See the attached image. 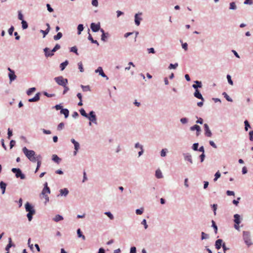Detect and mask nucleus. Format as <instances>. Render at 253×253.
Here are the masks:
<instances>
[{
  "mask_svg": "<svg viewBox=\"0 0 253 253\" xmlns=\"http://www.w3.org/2000/svg\"><path fill=\"white\" fill-rule=\"evenodd\" d=\"M14 30V28L13 26H11V27L8 29V34L10 35H12V34H13V31Z\"/></svg>",
  "mask_w": 253,
  "mask_h": 253,
  "instance_id": "obj_61",
  "label": "nucleus"
},
{
  "mask_svg": "<svg viewBox=\"0 0 253 253\" xmlns=\"http://www.w3.org/2000/svg\"><path fill=\"white\" fill-rule=\"evenodd\" d=\"M144 211V208H141L140 209L136 210L135 213L137 215H141L143 213Z\"/></svg>",
  "mask_w": 253,
  "mask_h": 253,
  "instance_id": "obj_38",
  "label": "nucleus"
},
{
  "mask_svg": "<svg viewBox=\"0 0 253 253\" xmlns=\"http://www.w3.org/2000/svg\"><path fill=\"white\" fill-rule=\"evenodd\" d=\"M234 221L235 223L237 224H240L241 222V216L238 214H235L234 215Z\"/></svg>",
  "mask_w": 253,
  "mask_h": 253,
  "instance_id": "obj_17",
  "label": "nucleus"
},
{
  "mask_svg": "<svg viewBox=\"0 0 253 253\" xmlns=\"http://www.w3.org/2000/svg\"><path fill=\"white\" fill-rule=\"evenodd\" d=\"M227 79L228 83L230 85H232L233 84V82L231 79V77L230 75H227Z\"/></svg>",
  "mask_w": 253,
  "mask_h": 253,
  "instance_id": "obj_55",
  "label": "nucleus"
},
{
  "mask_svg": "<svg viewBox=\"0 0 253 253\" xmlns=\"http://www.w3.org/2000/svg\"><path fill=\"white\" fill-rule=\"evenodd\" d=\"M78 237L79 238H82L83 240H85V236L82 234V232L80 229H78L77 231Z\"/></svg>",
  "mask_w": 253,
  "mask_h": 253,
  "instance_id": "obj_30",
  "label": "nucleus"
},
{
  "mask_svg": "<svg viewBox=\"0 0 253 253\" xmlns=\"http://www.w3.org/2000/svg\"><path fill=\"white\" fill-rule=\"evenodd\" d=\"M78 65L79 69L80 72H83L84 71V68H83L82 62H79L78 63Z\"/></svg>",
  "mask_w": 253,
  "mask_h": 253,
  "instance_id": "obj_51",
  "label": "nucleus"
},
{
  "mask_svg": "<svg viewBox=\"0 0 253 253\" xmlns=\"http://www.w3.org/2000/svg\"><path fill=\"white\" fill-rule=\"evenodd\" d=\"M198 146H199V143H195L193 144V145L192 146V148L194 151H198Z\"/></svg>",
  "mask_w": 253,
  "mask_h": 253,
  "instance_id": "obj_52",
  "label": "nucleus"
},
{
  "mask_svg": "<svg viewBox=\"0 0 253 253\" xmlns=\"http://www.w3.org/2000/svg\"><path fill=\"white\" fill-rule=\"evenodd\" d=\"M237 9V6L234 2L230 3L229 9L230 10H236Z\"/></svg>",
  "mask_w": 253,
  "mask_h": 253,
  "instance_id": "obj_35",
  "label": "nucleus"
},
{
  "mask_svg": "<svg viewBox=\"0 0 253 253\" xmlns=\"http://www.w3.org/2000/svg\"><path fill=\"white\" fill-rule=\"evenodd\" d=\"M49 30L48 29H46L45 30L43 31L42 30H40V32L42 33V34H43V37L44 38L45 37V36L48 34V33H49Z\"/></svg>",
  "mask_w": 253,
  "mask_h": 253,
  "instance_id": "obj_56",
  "label": "nucleus"
},
{
  "mask_svg": "<svg viewBox=\"0 0 253 253\" xmlns=\"http://www.w3.org/2000/svg\"><path fill=\"white\" fill-rule=\"evenodd\" d=\"M243 239L245 243L248 247L253 245V242L251 238V233L249 231H244L243 232Z\"/></svg>",
  "mask_w": 253,
  "mask_h": 253,
  "instance_id": "obj_3",
  "label": "nucleus"
},
{
  "mask_svg": "<svg viewBox=\"0 0 253 253\" xmlns=\"http://www.w3.org/2000/svg\"><path fill=\"white\" fill-rule=\"evenodd\" d=\"M205 135L208 137H211L212 136V133L209 128L207 124H205L204 125Z\"/></svg>",
  "mask_w": 253,
  "mask_h": 253,
  "instance_id": "obj_8",
  "label": "nucleus"
},
{
  "mask_svg": "<svg viewBox=\"0 0 253 253\" xmlns=\"http://www.w3.org/2000/svg\"><path fill=\"white\" fill-rule=\"evenodd\" d=\"M88 40L91 41L92 43H95L97 45H99V43L96 40H94L90 34H89Z\"/></svg>",
  "mask_w": 253,
  "mask_h": 253,
  "instance_id": "obj_33",
  "label": "nucleus"
},
{
  "mask_svg": "<svg viewBox=\"0 0 253 253\" xmlns=\"http://www.w3.org/2000/svg\"><path fill=\"white\" fill-rule=\"evenodd\" d=\"M196 84L192 85V87L196 90H198V88H201L202 86V83L200 81H195Z\"/></svg>",
  "mask_w": 253,
  "mask_h": 253,
  "instance_id": "obj_20",
  "label": "nucleus"
},
{
  "mask_svg": "<svg viewBox=\"0 0 253 253\" xmlns=\"http://www.w3.org/2000/svg\"><path fill=\"white\" fill-rule=\"evenodd\" d=\"M64 126V124L63 123H60L57 126V129L59 130H60L63 128Z\"/></svg>",
  "mask_w": 253,
  "mask_h": 253,
  "instance_id": "obj_59",
  "label": "nucleus"
},
{
  "mask_svg": "<svg viewBox=\"0 0 253 253\" xmlns=\"http://www.w3.org/2000/svg\"><path fill=\"white\" fill-rule=\"evenodd\" d=\"M194 96L198 99H201L203 101H204V99L199 90H195L194 93Z\"/></svg>",
  "mask_w": 253,
  "mask_h": 253,
  "instance_id": "obj_19",
  "label": "nucleus"
},
{
  "mask_svg": "<svg viewBox=\"0 0 253 253\" xmlns=\"http://www.w3.org/2000/svg\"><path fill=\"white\" fill-rule=\"evenodd\" d=\"M222 95L224 96V97L226 98V99L228 101H229V102L233 101V100L232 99V98H230L225 92H223Z\"/></svg>",
  "mask_w": 253,
  "mask_h": 253,
  "instance_id": "obj_45",
  "label": "nucleus"
},
{
  "mask_svg": "<svg viewBox=\"0 0 253 253\" xmlns=\"http://www.w3.org/2000/svg\"><path fill=\"white\" fill-rule=\"evenodd\" d=\"M22 151L27 158L32 162H36L38 159V156L33 150L28 149L26 147L22 149Z\"/></svg>",
  "mask_w": 253,
  "mask_h": 253,
  "instance_id": "obj_1",
  "label": "nucleus"
},
{
  "mask_svg": "<svg viewBox=\"0 0 253 253\" xmlns=\"http://www.w3.org/2000/svg\"><path fill=\"white\" fill-rule=\"evenodd\" d=\"M60 45L58 44H56L55 45V46H54V47L52 49V50H51V52L53 53V52H55L56 50L60 49Z\"/></svg>",
  "mask_w": 253,
  "mask_h": 253,
  "instance_id": "obj_54",
  "label": "nucleus"
},
{
  "mask_svg": "<svg viewBox=\"0 0 253 253\" xmlns=\"http://www.w3.org/2000/svg\"><path fill=\"white\" fill-rule=\"evenodd\" d=\"M130 253H136V249L135 247H132L130 248Z\"/></svg>",
  "mask_w": 253,
  "mask_h": 253,
  "instance_id": "obj_64",
  "label": "nucleus"
},
{
  "mask_svg": "<svg viewBox=\"0 0 253 253\" xmlns=\"http://www.w3.org/2000/svg\"><path fill=\"white\" fill-rule=\"evenodd\" d=\"M221 174L219 170H218L214 174V178L213 181L215 182L220 177Z\"/></svg>",
  "mask_w": 253,
  "mask_h": 253,
  "instance_id": "obj_42",
  "label": "nucleus"
},
{
  "mask_svg": "<svg viewBox=\"0 0 253 253\" xmlns=\"http://www.w3.org/2000/svg\"><path fill=\"white\" fill-rule=\"evenodd\" d=\"M69 62L67 60H66L64 62L62 63L60 65V68L61 71H63L65 69L66 67L68 65Z\"/></svg>",
  "mask_w": 253,
  "mask_h": 253,
  "instance_id": "obj_28",
  "label": "nucleus"
},
{
  "mask_svg": "<svg viewBox=\"0 0 253 253\" xmlns=\"http://www.w3.org/2000/svg\"><path fill=\"white\" fill-rule=\"evenodd\" d=\"M141 15L142 13H137L135 14L134 22L135 24L137 26H139L140 25V21L142 20V18L139 16V15L141 16Z\"/></svg>",
  "mask_w": 253,
  "mask_h": 253,
  "instance_id": "obj_12",
  "label": "nucleus"
},
{
  "mask_svg": "<svg viewBox=\"0 0 253 253\" xmlns=\"http://www.w3.org/2000/svg\"><path fill=\"white\" fill-rule=\"evenodd\" d=\"M209 235L208 234L205 233L204 232H202L201 233V240H205L209 239Z\"/></svg>",
  "mask_w": 253,
  "mask_h": 253,
  "instance_id": "obj_36",
  "label": "nucleus"
},
{
  "mask_svg": "<svg viewBox=\"0 0 253 253\" xmlns=\"http://www.w3.org/2000/svg\"><path fill=\"white\" fill-rule=\"evenodd\" d=\"M184 159L185 161L188 162L190 164H193V161L192 160V155L189 153H183Z\"/></svg>",
  "mask_w": 253,
  "mask_h": 253,
  "instance_id": "obj_7",
  "label": "nucleus"
},
{
  "mask_svg": "<svg viewBox=\"0 0 253 253\" xmlns=\"http://www.w3.org/2000/svg\"><path fill=\"white\" fill-rule=\"evenodd\" d=\"M104 214L106 215L110 219L113 220L114 218V215L110 211H106L104 212Z\"/></svg>",
  "mask_w": 253,
  "mask_h": 253,
  "instance_id": "obj_39",
  "label": "nucleus"
},
{
  "mask_svg": "<svg viewBox=\"0 0 253 253\" xmlns=\"http://www.w3.org/2000/svg\"><path fill=\"white\" fill-rule=\"evenodd\" d=\"M80 112L81 115H82L83 117L85 118H87L88 117V114L85 112L84 109L82 108L80 110Z\"/></svg>",
  "mask_w": 253,
  "mask_h": 253,
  "instance_id": "obj_37",
  "label": "nucleus"
},
{
  "mask_svg": "<svg viewBox=\"0 0 253 253\" xmlns=\"http://www.w3.org/2000/svg\"><path fill=\"white\" fill-rule=\"evenodd\" d=\"M63 87H64V90L63 92V94H65L69 91V88L67 86V85L63 86Z\"/></svg>",
  "mask_w": 253,
  "mask_h": 253,
  "instance_id": "obj_63",
  "label": "nucleus"
},
{
  "mask_svg": "<svg viewBox=\"0 0 253 253\" xmlns=\"http://www.w3.org/2000/svg\"><path fill=\"white\" fill-rule=\"evenodd\" d=\"M180 121L182 124H186L188 123V119L186 118H182L180 119Z\"/></svg>",
  "mask_w": 253,
  "mask_h": 253,
  "instance_id": "obj_53",
  "label": "nucleus"
},
{
  "mask_svg": "<svg viewBox=\"0 0 253 253\" xmlns=\"http://www.w3.org/2000/svg\"><path fill=\"white\" fill-rule=\"evenodd\" d=\"M90 28L93 32H97L100 30V23L95 24L94 23H92L90 25Z\"/></svg>",
  "mask_w": 253,
  "mask_h": 253,
  "instance_id": "obj_9",
  "label": "nucleus"
},
{
  "mask_svg": "<svg viewBox=\"0 0 253 253\" xmlns=\"http://www.w3.org/2000/svg\"><path fill=\"white\" fill-rule=\"evenodd\" d=\"M78 34L79 35L81 34V32H82L84 30V26L83 24H79L78 26Z\"/></svg>",
  "mask_w": 253,
  "mask_h": 253,
  "instance_id": "obj_44",
  "label": "nucleus"
},
{
  "mask_svg": "<svg viewBox=\"0 0 253 253\" xmlns=\"http://www.w3.org/2000/svg\"><path fill=\"white\" fill-rule=\"evenodd\" d=\"M54 80L58 85L62 86L67 85L68 84V80L64 79L62 76L55 77Z\"/></svg>",
  "mask_w": 253,
  "mask_h": 253,
  "instance_id": "obj_5",
  "label": "nucleus"
},
{
  "mask_svg": "<svg viewBox=\"0 0 253 253\" xmlns=\"http://www.w3.org/2000/svg\"><path fill=\"white\" fill-rule=\"evenodd\" d=\"M96 73H99V74L103 78H105L107 80L109 79L108 77L105 74L102 69V68L99 67L97 69L95 70Z\"/></svg>",
  "mask_w": 253,
  "mask_h": 253,
  "instance_id": "obj_10",
  "label": "nucleus"
},
{
  "mask_svg": "<svg viewBox=\"0 0 253 253\" xmlns=\"http://www.w3.org/2000/svg\"><path fill=\"white\" fill-rule=\"evenodd\" d=\"M41 160H42V157L41 155H39L38 156V159L36 161L37 162V168H36V169L35 170V172H37L38 171L40 167H41V165L42 164Z\"/></svg>",
  "mask_w": 253,
  "mask_h": 253,
  "instance_id": "obj_21",
  "label": "nucleus"
},
{
  "mask_svg": "<svg viewBox=\"0 0 253 253\" xmlns=\"http://www.w3.org/2000/svg\"><path fill=\"white\" fill-rule=\"evenodd\" d=\"M25 210L28 213L27 217L29 221H31L33 218V215L36 213V211L34 208V207L29 202H27L25 205Z\"/></svg>",
  "mask_w": 253,
  "mask_h": 253,
  "instance_id": "obj_2",
  "label": "nucleus"
},
{
  "mask_svg": "<svg viewBox=\"0 0 253 253\" xmlns=\"http://www.w3.org/2000/svg\"><path fill=\"white\" fill-rule=\"evenodd\" d=\"M36 88L35 87H32V88H29L27 91V94L28 95H30L32 92H34L35 90H36Z\"/></svg>",
  "mask_w": 253,
  "mask_h": 253,
  "instance_id": "obj_49",
  "label": "nucleus"
},
{
  "mask_svg": "<svg viewBox=\"0 0 253 253\" xmlns=\"http://www.w3.org/2000/svg\"><path fill=\"white\" fill-rule=\"evenodd\" d=\"M211 222H212V227L214 229V232H215V233H217V226L216 225L215 222L213 220H212Z\"/></svg>",
  "mask_w": 253,
  "mask_h": 253,
  "instance_id": "obj_50",
  "label": "nucleus"
},
{
  "mask_svg": "<svg viewBox=\"0 0 253 253\" xmlns=\"http://www.w3.org/2000/svg\"><path fill=\"white\" fill-rule=\"evenodd\" d=\"M40 93L38 92L35 95V96L33 98L29 99L28 100V101L30 102H37L40 100Z\"/></svg>",
  "mask_w": 253,
  "mask_h": 253,
  "instance_id": "obj_16",
  "label": "nucleus"
},
{
  "mask_svg": "<svg viewBox=\"0 0 253 253\" xmlns=\"http://www.w3.org/2000/svg\"><path fill=\"white\" fill-rule=\"evenodd\" d=\"M7 135V138L10 139L11 136L12 135V131L10 128L8 129Z\"/></svg>",
  "mask_w": 253,
  "mask_h": 253,
  "instance_id": "obj_58",
  "label": "nucleus"
},
{
  "mask_svg": "<svg viewBox=\"0 0 253 253\" xmlns=\"http://www.w3.org/2000/svg\"><path fill=\"white\" fill-rule=\"evenodd\" d=\"M70 52H72L75 53L76 55H78L79 53L78 52V48L76 46H73L70 48Z\"/></svg>",
  "mask_w": 253,
  "mask_h": 253,
  "instance_id": "obj_40",
  "label": "nucleus"
},
{
  "mask_svg": "<svg viewBox=\"0 0 253 253\" xmlns=\"http://www.w3.org/2000/svg\"><path fill=\"white\" fill-rule=\"evenodd\" d=\"M86 118L88 119L89 121V126L91 125L92 123L95 125L97 124V117L95 115V113L93 111H91L89 112V114H88V117Z\"/></svg>",
  "mask_w": 253,
  "mask_h": 253,
  "instance_id": "obj_4",
  "label": "nucleus"
},
{
  "mask_svg": "<svg viewBox=\"0 0 253 253\" xmlns=\"http://www.w3.org/2000/svg\"><path fill=\"white\" fill-rule=\"evenodd\" d=\"M62 37V34L61 32H59L57 34L54 36L53 39L54 40L57 41L60 39Z\"/></svg>",
  "mask_w": 253,
  "mask_h": 253,
  "instance_id": "obj_41",
  "label": "nucleus"
},
{
  "mask_svg": "<svg viewBox=\"0 0 253 253\" xmlns=\"http://www.w3.org/2000/svg\"><path fill=\"white\" fill-rule=\"evenodd\" d=\"M63 219V216L59 214L56 215L53 219V220L55 222H58L59 221L62 220Z\"/></svg>",
  "mask_w": 253,
  "mask_h": 253,
  "instance_id": "obj_29",
  "label": "nucleus"
},
{
  "mask_svg": "<svg viewBox=\"0 0 253 253\" xmlns=\"http://www.w3.org/2000/svg\"><path fill=\"white\" fill-rule=\"evenodd\" d=\"M8 70L10 71V73L8 75L9 80L11 82H12L16 79V76L15 75L14 72L11 70L10 68H8Z\"/></svg>",
  "mask_w": 253,
  "mask_h": 253,
  "instance_id": "obj_15",
  "label": "nucleus"
},
{
  "mask_svg": "<svg viewBox=\"0 0 253 253\" xmlns=\"http://www.w3.org/2000/svg\"><path fill=\"white\" fill-rule=\"evenodd\" d=\"M225 243L223 242L222 239H218L215 241V247L217 250H219L223 246Z\"/></svg>",
  "mask_w": 253,
  "mask_h": 253,
  "instance_id": "obj_13",
  "label": "nucleus"
},
{
  "mask_svg": "<svg viewBox=\"0 0 253 253\" xmlns=\"http://www.w3.org/2000/svg\"><path fill=\"white\" fill-rule=\"evenodd\" d=\"M81 86L83 91L86 92V91H90V87H89V85H81Z\"/></svg>",
  "mask_w": 253,
  "mask_h": 253,
  "instance_id": "obj_43",
  "label": "nucleus"
},
{
  "mask_svg": "<svg viewBox=\"0 0 253 253\" xmlns=\"http://www.w3.org/2000/svg\"><path fill=\"white\" fill-rule=\"evenodd\" d=\"M43 50L46 57L52 56L53 55V52H51V50L47 47L45 48Z\"/></svg>",
  "mask_w": 253,
  "mask_h": 253,
  "instance_id": "obj_22",
  "label": "nucleus"
},
{
  "mask_svg": "<svg viewBox=\"0 0 253 253\" xmlns=\"http://www.w3.org/2000/svg\"><path fill=\"white\" fill-rule=\"evenodd\" d=\"M11 171L15 174V176L17 178L20 177L21 179H24L25 178V175L22 173L20 169L13 168Z\"/></svg>",
  "mask_w": 253,
  "mask_h": 253,
  "instance_id": "obj_6",
  "label": "nucleus"
},
{
  "mask_svg": "<svg viewBox=\"0 0 253 253\" xmlns=\"http://www.w3.org/2000/svg\"><path fill=\"white\" fill-rule=\"evenodd\" d=\"M21 24H22V27L23 29H26L28 28V23L24 20H22V21L21 22Z\"/></svg>",
  "mask_w": 253,
  "mask_h": 253,
  "instance_id": "obj_46",
  "label": "nucleus"
},
{
  "mask_svg": "<svg viewBox=\"0 0 253 253\" xmlns=\"http://www.w3.org/2000/svg\"><path fill=\"white\" fill-rule=\"evenodd\" d=\"M109 36V34L108 33H106L105 34H102L101 40L104 42H106Z\"/></svg>",
  "mask_w": 253,
  "mask_h": 253,
  "instance_id": "obj_31",
  "label": "nucleus"
},
{
  "mask_svg": "<svg viewBox=\"0 0 253 253\" xmlns=\"http://www.w3.org/2000/svg\"><path fill=\"white\" fill-rule=\"evenodd\" d=\"M244 124L245 126V129L246 131H247L248 130V127H250V125L249 124V122L247 120H246L244 122Z\"/></svg>",
  "mask_w": 253,
  "mask_h": 253,
  "instance_id": "obj_57",
  "label": "nucleus"
},
{
  "mask_svg": "<svg viewBox=\"0 0 253 253\" xmlns=\"http://www.w3.org/2000/svg\"><path fill=\"white\" fill-rule=\"evenodd\" d=\"M168 152V150L167 148L163 149L160 152V155L162 157H164L166 156L167 153Z\"/></svg>",
  "mask_w": 253,
  "mask_h": 253,
  "instance_id": "obj_32",
  "label": "nucleus"
},
{
  "mask_svg": "<svg viewBox=\"0 0 253 253\" xmlns=\"http://www.w3.org/2000/svg\"><path fill=\"white\" fill-rule=\"evenodd\" d=\"M52 161H53L54 162L57 163V164H59L60 161H61V159L59 158L57 155H55V154H54L52 155Z\"/></svg>",
  "mask_w": 253,
  "mask_h": 253,
  "instance_id": "obj_25",
  "label": "nucleus"
},
{
  "mask_svg": "<svg viewBox=\"0 0 253 253\" xmlns=\"http://www.w3.org/2000/svg\"><path fill=\"white\" fill-rule=\"evenodd\" d=\"M178 64L177 63H176L174 64L171 63L169 64L168 68L169 69H175L178 67Z\"/></svg>",
  "mask_w": 253,
  "mask_h": 253,
  "instance_id": "obj_47",
  "label": "nucleus"
},
{
  "mask_svg": "<svg viewBox=\"0 0 253 253\" xmlns=\"http://www.w3.org/2000/svg\"><path fill=\"white\" fill-rule=\"evenodd\" d=\"M190 129L191 131L196 130L197 136L199 135V134L201 132V131L200 126L197 125H195L193 126L190 127Z\"/></svg>",
  "mask_w": 253,
  "mask_h": 253,
  "instance_id": "obj_11",
  "label": "nucleus"
},
{
  "mask_svg": "<svg viewBox=\"0 0 253 253\" xmlns=\"http://www.w3.org/2000/svg\"><path fill=\"white\" fill-rule=\"evenodd\" d=\"M71 142L74 144V150H79L80 148V145L79 142L76 141L74 139L72 138L71 139Z\"/></svg>",
  "mask_w": 253,
  "mask_h": 253,
  "instance_id": "obj_18",
  "label": "nucleus"
},
{
  "mask_svg": "<svg viewBox=\"0 0 253 253\" xmlns=\"http://www.w3.org/2000/svg\"><path fill=\"white\" fill-rule=\"evenodd\" d=\"M50 193V189H46L45 188H43L42 192V196H44L47 195V194H49Z\"/></svg>",
  "mask_w": 253,
  "mask_h": 253,
  "instance_id": "obj_34",
  "label": "nucleus"
},
{
  "mask_svg": "<svg viewBox=\"0 0 253 253\" xmlns=\"http://www.w3.org/2000/svg\"><path fill=\"white\" fill-rule=\"evenodd\" d=\"M8 244H7L5 248V250L6 251H9V250L11 247L15 246V245L12 243V240L11 238H8Z\"/></svg>",
  "mask_w": 253,
  "mask_h": 253,
  "instance_id": "obj_23",
  "label": "nucleus"
},
{
  "mask_svg": "<svg viewBox=\"0 0 253 253\" xmlns=\"http://www.w3.org/2000/svg\"><path fill=\"white\" fill-rule=\"evenodd\" d=\"M141 224L143 225L144 228L145 229H147L148 227V225L147 224V221L145 219H144L142 220V221L141 222Z\"/></svg>",
  "mask_w": 253,
  "mask_h": 253,
  "instance_id": "obj_48",
  "label": "nucleus"
},
{
  "mask_svg": "<svg viewBox=\"0 0 253 253\" xmlns=\"http://www.w3.org/2000/svg\"><path fill=\"white\" fill-rule=\"evenodd\" d=\"M60 194L57 196H64L66 197L69 194V190L67 188H65L63 189H61L59 190Z\"/></svg>",
  "mask_w": 253,
  "mask_h": 253,
  "instance_id": "obj_14",
  "label": "nucleus"
},
{
  "mask_svg": "<svg viewBox=\"0 0 253 253\" xmlns=\"http://www.w3.org/2000/svg\"><path fill=\"white\" fill-rule=\"evenodd\" d=\"M134 147L135 148H139L140 149H142L143 148V146L140 144L139 142H137L135 144Z\"/></svg>",
  "mask_w": 253,
  "mask_h": 253,
  "instance_id": "obj_60",
  "label": "nucleus"
},
{
  "mask_svg": "<svg viewBox=\"0 0 253 253\" xmlns=\"http://www.w3.org/2000/svg\"><path fill=\"white\" fill-rule=\"evenodd\" d=\"M155 176L158 178H162L163 177V174L160 169H158L156 170Z\"/></svg>",
  "mask_w": 253,
  "mask_h": 253,
  "instance_id": "obj_26",
  "label": "nucleus"
},
{
  "mask_svg": "<svg viewBox=\"0 0 253 253\" xmlns=\"http://www.w3.org/2000/svg\"><path fill=\"white\" fill-rule=\"evenodd\" d=\"M60 113L64 114L65 118H67L69 116V111L67 109H62Z\"/></svg>",
  "mask_w": 253,
  "mask_h": 253,
  "instance_id": "obj_27",
  "label": "nucleus"
},
{
  "mask_svg": "<svg viewBox=\"0 0 253 253\" xmlns=\"http://www.w3.org/2000/svg\"><path fill=\"white\" fill-rule=\"evenodd\" d=\"M46 7L47 10L50 12H52L53 11V9L51 7L50 5L48 3L46 4Z\"/></svg>",
  "mask_w": 253,
  "mask_h": 253,
  "instance_id": "obj_62",
  "label": "nucleus"
},
{
  "mask_svg": "<svg viewBox=\"0 0 253 253\" xmlns=\"http://www.w3.org/2000/svg\"><path fill=\"white\" fill-rule=\"evenodd\" d=\"M6 187V184L3 181L0 182V188L2 190V194H3L5 193V189Z\"/></svg>",
  "mask_w": 253,
  "mask_h": 253,
  "instance_id": "obj_24",
  "label": "nucleus"
}]
</instances>
